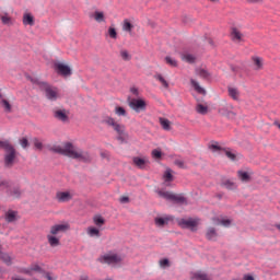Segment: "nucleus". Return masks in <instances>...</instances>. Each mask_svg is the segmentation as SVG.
Segmentation results:
<instances>
[{
    "label": "nucleus",
    "instance_id": "nucleus-7",
    "mask_svg": "<svg viewBox=\"0 0 280 280\" xmlns=\"http://www.w3.org/2000/svg\"><path fill=\"white\" fill-rule=\"evenodd\" d=\"M128 106L135 113H143L148 108V103L143 98H128Z\"/></svg>",
    "mask_w": 280,
    "mask_h": 280
},
{
    "label": "nucleus",
    "instance_id": "nucleus-18",
    "mask_svg": "<svg viewBox=\"0 0 280 280\" xmlns=\"http://www.w3.org/2000/svg\"><path fill=\"white\" fill-rule=\"evenodd\" d=\"M192 280H211L209 276L202 271H197L191 275Z\"/></svg>",
    "mask_w": 280,
    "mask_h": 280
},
{
    "label": "nucleus",
    "instance_id": "nucleus-41",
    "mask_svg": "<svg viewBox=\"0 0 280 280\" xmlns=\"http://www.w3.org/2000/svg\"><path fill=\"white\" fill-rule=\"evenodd\" d=\"M115 113L118 115V117H126V109L121 106H116Z\"/></svg>",
    "mask_w": 280,
    "mask_h": 280
},
{
    "label": "nucleus",
    "instance_id": "nucleus-29",
    "mask_svg": "<svg viewBox=\"0 0 280 280\" xmlns=\"http://www.w3.org/2000/svg\"><path fill=\"white\" fill-rule=\"evenodd\" d=\"M88 235H90V237H100V230L97 228L90 226L88 228Z\"/></svg>",
    "mask_w": 280,
    "mask_h": 280
},
{
    "label": "nucleus",
    "instance_id": "nucleus-8",
    "mask_svg": "<svg viewBox=\"0 0 280 280\" xmlns=\"http://www.w3.org/2000/svg\"><path fill=\"white\" fill-rule=\"evenodd\" d=\"M198 224H200V220L198 219H180L178 220V225L180 229H188L189 231L196 232L198 231Z\"/></svg>",
    "mask_w": 280,
    "mask_h": 280
},
{
    "label": "nucleus",
    "instance_id": "nucleus-9",
    "mask_svg": "<svg viewBox=\"0 0 280 280\" xmlns=\"http://www.w3.org/2000/svg\"><path fill=\"white\" fill-rule=\"evenodd\" d=\"M103 124H106V126H109V128H113L117 135H124L126 127L124 125H120L119 122L115 121V118L113 117H105L103 119Z\"/></svg>",
    "mask_w": 280,
    "mask_h": 280
},
{
    "label": "nucleus",
    "instance_id": "nucleus-30",
    "mask_svg": "<svg viewBox=\"0 0 280 280\" xmlns=\"http://www.w3.org/2000/svg\"><path fill=\"white\" fill-rule=\"evenodd\" d=\"M223 187H225V189H230V190L237 189V185L231 179L223 182Z\"/></svg>",
    "mask_w": 280,
    "mask_h": 280
},
{
    "label": "nucleus",
    "instance_id": "nucleus-44",
    "mask_svg": "<svg viewBox=\"0 0 280 280\" xmlns=\"http://www.w3.org/2000/svg\"><path fill=\"white\" fill-rule=\"evenodd\" d=\"M20 145L22 147V148H28L30 147V141L27 140V138H22V139H20Z\"/></svg>",
    "mask_w": 280,
    "mask_h": 280
},
{
    "label": "nucleus",
    "instance_id": "nucleus-54",
    "mask_svg": "<svg viewBox=\"0 0 280 280\" xmlns=\"http://www.w3.org/2000/svg\"><path fill=\"white\" fill-rule=\"evenodd\" d=\"M120 202H121L122 205H126V202H130V199H129L128 197H121V198H120Z\"/></svg>",
    "mask_w": 280,
    "mask_h": 280
},
{
    "label": "nucleus",
    "instance_id": "nucleus-11",
    "mask_svg": "<svg viewBox=\"0 0 280 280\" xmlns=\"http://www.w3.org/2000/svg\"><path fill=\"white\" fill-rule=\"evenodd\" d=\"M52 114L55 119H58V121H69V114L67 113V109H54Z\"/></svg>",
    "mask_w": 280,
    "mask_h": 280
},
{
    "label": "nucleus",
    "instance_id": "nucleus-47",
    "mask_svg": "<svg viewBox=\"0 0 280 280\" xmlns=\"http://www.w3.org/2000/svg\"><path fill=\"white\" fill-rule=\"evenodd\" d=\"M160 266H161L162 268H167V267H170V260H168L167 258H164V259L160 260Z\"/></svg>",
    "mask_w": 280,
    "mask_h": 280
},
{
    "label": "nucleus",
    "instance_id": "nucleus-34",
    "mask_svg": "<svg viewBox=\"0 0 280 280\" xmlns=\"http://www.w3.org/2000/svg\"><path fill=\"white\" fill-rule=\"evenodd\" d=\"M238 178H241V180H243V183H248V180H250V175H248L244 171H238Z\"/></svg>",
    "mask_w": 280,
    "mask_h": 280
},
{
    "label": "nucleus",
    "instance_id": "nucleus-57",
    "mask_svg": "<svg viewBox=\"0 0 280 280\" xmlns=\"http://www.w3.org/2000/svg\"><path fill=\"white\" fill-rule=\"evenodd\" d=\"M32 272H33V271H32V268L24 270V273H25V275H30V277H32Z\"/></svg>",
    "mask_w": 280,
    "mask_h": 280
},
{
    "label": "nucleus",
    "instance_id": "nucleus-13",
    "mask_svg": "<svg viewBox=\"0 0 280 280\" xmlns=\"http://www.w3.org/2000/svg\"><path fill=\"white\" fill-rule=\"evenodd\" d=\"M4 220L8 222V224H12L14 222H18L19 220V212L14 210H8L4 213Z\"/></svg>",
    "mask_w": 280,
    "mask_h": 280
},
{
    "label": "nucleus",
    "instance_id": "nucleus-2",
    "mask_svg": "<svg viewBox=\"0 0 280 280\" xmlns=\"http://www.w3.org/2000/svg\"><path fill=\"white\" fill-rule=\"evenodd\" d=\"M31 82L33 84H36L40 89V91H44L45 96L50 102H56V100H59L60 91L58 90V88L49 85V83L39 81L38 79H31Z\"/></svg>",
    "mask_w": 280,
    "mask_h": 280
},
{
    "label": "nucleus",
    "instance_id": "nucleus-31",
    "mask_svg": "<svg viewBox=\"0 0 280 280\" xmlns=\"http://www.w3.org/2000/svg\"><path fill=\"white\" fill-rule=\"evenodd\" d=\"M0 20L2 21L3 25H12V18L8 15V13L0 15Z\"/></svg>",
    "mask_w": 280,
    "mask_h": 280
},
{
    "label": "nucleus",
    "instance_id": "nucleus-21",
    "mask_svg": "<svg viewBox=\"0 0 280 280\" xmlns=\"http://www.w3.org/2000/svg\"><path fill=\"white\" fill-rule=\"evenodd\" d=\"M206 237L207 240L215 241V238L218 237V232L214 230V228H209L206 233Z\"/></svg>",
    "mask_w": 280,
    "mask_h": 280
},
{
    "label": "nucleus",
    "instance_id": "nucleus-22",
    "mask_svg": "<svg viewBox=\"0 0 280 280\" xmlns=\"http://www.w3.org/2000/svg\"><path fill=\"white\" fill-rule=\"evenodd\" d=\"M0 259L7 265V266H12V256L7 254V253H1L0 254Z\"/></svg>",
    "mask_w": 280,
    "mask_h": 280
},
{
    "label": "nucleus",
    "instance_id": "nucleus-3",
    "mask_svg": "<svg viewBox=\"0 0 280 280\" xmlns=\"http://www.w3.org/2000/svg\"><path fill=\"white\" fill-rule=\"evenodd\" d=\"M69 231V224H55L50 228L49 234H47V240L49 246L51 248H56V246H60V238H58L56 235H59V233H67Z\"/></svg>",
    "mask_w": 280,
    "mask_h": 280
},
{
    "label": "nucleus",
    "instance_id": "nucleus-39",
    "mask_svg": "<svg viewBox=\"0 0 280 280\" xmlns=\"http://www.w3.org/2000/svg\"><path fill=\"white\" fill-rule=\"evenodd\" d=\"M166 65H170V67H178V61L172 57H165Z\"/></svg>",
    "mask_w": 280,
    "mask_h": 280
},
{
    "label": "nucleus",
    "instance_id": "nucleus-51",
    "mask_svg": "<svg viewBox=\"0 0 280 280\" xmlns=\"http://www.w3.org/2000/svg\"><path fill=\"white\" fill-rule=\"evenodd\" d=\"M44 277H45V279H47V280H56V279H58L57 277H54V276L51 275V272H46Z\"/></svg>",
    "mask_w": 280,
    "mask_h": 280
},
{
    "label": "nucleus",
    "instance_id": "nucleus-38",
    "mask_svg": "<svg viewBox=\"0 0 280 280\" xmlns=\"http://www.w3.org/2000/svg\"><path fill=\"white\" fill-rule=\"evenodd\" d=\"M94 19L97 23H104V13L103 12H100V11H96L94 13Z\"/></svg>",
    "mask_w": 280,
    "mask_h": 280
},
{
    "label": "nucleus",
    "instance_id": "nucleus-1",
    "mask_svg": "<svg viewBox=\"0 0 280 280\" xmlns=\"http://www.w3.org/2000/svg\"><path fill=\"white\" fill-rule=\"evenodd\" d=\"M51 152H55V154H62V156H68V159L81 161L82 163H91V154L73 145L71 142H65L61 145H54L51 148Z\"/></svg>",
    "mask_w": 280,
    "mask_h": 280
},
{
    "label": "nucleus",
    "instance_id": "nucleus-6",
    "mask_svg": "<svg viewBox=\"0 0 280 280\" xmlns=\"http://www.w3.org/2000/svg\"><path fill=\"white\" fill-rule=\"evenodd\" d=\"M101 264H107L108 266H121L124 258L115 253H108L100 258Z\"/></svg>",
    "mask_w": 280,
    "mask_h": 280
},
{
    "label": "nucleus",
    "instance_id": "nucleus-24",
    "mask_svg": "<svg viewBox=\"0 0 280 280\" xmlns=\"http://www.w3.org/2000/svg\"><path fill=\"white\" fill-rule=\"evenodd\" d=\"M21 188L19 187H13L9 190V196H11V198H21Z\"/></svg>",
    "mask_w": 280,
    "mask_h": 280
},
{
    "label": "nucleus",
    "instance_id": "nucleus-48",
    "mask_svg": "<svg viewBox=\"0 0 280 280\" xmlns=\"http://www.w3.org/2000/svg\"><path fill=\"white\" fill-rule=\"evenodd\" d=\"M34 147L37 150H43V142H40L38 139H34Z\"/></svg>",
    "mask_w": 280,
    "mask_h": 280
},
{
    "label": "nucleus",
    "instance_id": "nucleus-43",
    "mask_svg": "<svg viewBox=\"0 0 280 280\" xmlns=\"http://www.w3.org/2000/svg\"><path fill=\"white\" fill-rule=\"evenodd\" d=\"M151 154L153 159H161V156H163V153L161 152V150H158V149H154Z\"/></svg>",
    "mask_w": 280,
    "mask_h": 280
},
{
    "label": "nucleus",
    "instance_id": "nucleus-27",
    "mask_svg": "<svg viewBox=\"0 0 280 280\" xmlns=\"http://www.w3.org/2000/svg\"><path fill=\"white\" fill-rule=\"evenodd\" d=\"M154 78L162 84V86H164V89H170V83H167V80H165L162 74H155Z\"/></svg>",
    "mask_w": 280,
    "mask_h": 280
},
{
    "label": "nucleus",
    "instance_id": "nucleus-53",
    "mask_svg": "<svg viewBox=\"0 0 280 280\" xmlns=\"http://www.w3.org/2000/svg\"><path fill=\"white\" fill-rule=\"evenodd\" d=\"M31 270L34 272H40V267L38 265H34L33 267H31Z\"/></svg>",
    "mask_w": 280,
    "mask_h": 280
},
{
    "label": "nucleus",
    "instance_id": "nucleus-14",
    "mask_svg": "<svg viewBox=\"0 0 280 280\" xmlns=\"http://www.w3.org/2000/svg\"><path fill=\"white\" fill-rule=\"evenodd\" d=\"M132 162L133 165H136V167H138L139 170H145V165L150 163V160H148V158L136 156L132 159Z\"/></svg>",
    "mask_w": 280,
    "mask_h": 280
},
{
    "label": "nucleus",
    "instance_id": "nucleus-28",
    "mask_svg": "<svg viewBox=\"0 0 280 280\" xmlns=\"http://www.w3.org/2000/svg\"><path fill=\"white\" fill-rule=\"evenodd\" d=\"M170 222V217H165V218H155V224L156 226H165V224H167Z\"/></svg>",
    "mask_w": 280,
    "mask_h": 280
},
{
    "label": "nucleus",
    "instance_id": "nucleus-45",
    "mask_svg": "<svg viewBox=\"0 0 280 280\" xmlns=\"http://www.w3.org/2000/svg\"><path fill=\"white\" fill-rule=\"evenodd\" d=\"M94 224H96V226H102L104 224V218L95 217L94 218Z\"/></svg>",
    "mask_w": 280,
    "mask_h": 280
},
{
    "label": "nucleus",
    "instance_id": "nucleus-16",
    "mask_svg": "<svg viewBox=\"0 0 280 280\" xmlns=\"http://www.w3.org/2000/svg\"><path fill=\"white\" fill-rule=\"evenodd\" d=\"M228 93H229L230 97L232 100H234L235 102H237V100H240V90H237V88L229 86Z\"/></svg>",
    "mask_w": 280,
    "mask_h": 280
},
{
    "label": "nucleus",
    "instance_id": "nucleus-59",
    "mask_svg": "<svg viewBox=\"0 0 280 280\" xmlns=\"http://www.w3.org/2000/svg\"><path fill=\"white\" fill-rule=\"evenodd\" d=\"M122 135H119L118 136V141H121V142H124V137H121Z\"/></svg>",
    "mask_w": 280,
    "mask_h": 280
},
{
    "label": "nucleus",
    "instance_id": "nucleus-52",
    "mask_svg": "<svg viewBox=\"0 0 280 280\" xmlns=\"http://www.w3.org/2000/svg\"><path fill=\"white\" fill-rule=\"evenodd\" d=\"M175 165H177V167H185V163L180 160H176Z\"/></svg>",
    "mask_w": 280,
    "mask_h": 280
},
{
    "label": "nucleus",
    "instance_id": "nucleus-40",
    "mask_svg": "<svg viewBox=\"0 0 280 280\" xmlns=\"http://www.w3.org/2000/svg\"><path fill=\"white\" fill-rule=\"evenodd\" d=\"M253 62H254L256 69H261V67H264V62L261 61V58H259V57H253Z\"/></svg>",
    "mask_w": 280,
    "mask_h": 280
},
{
    "label": "nucleus",
    "instance_id": "nucleus-55",
    "mask_svg": "<svg viewBox=\"0 0 280 280\" xmlns=\"http://www.w3.org/2000/svg\"><path fill=\"white\" fill-rule=\"evenodd\" d=\"M130 92L133 94V95H139V90L137 88H131Z\"/></svg>",
    "mask_w": 280,
    "mask_h": 280
},
{
    "label": "nucleus",
    "instance_id": "nucleus-58",
    "mask_svg": "<svg viewBox=\"0 0 280 280\" xmlns=\"http://www.w3.org/2000/svg\"><path fill=\"white\" fill-rule=\"evenodd\" d=\"M248 3H259L261 0H247Z\"/></svg>",
    "mask_w": 280,
    "mask_h": 280
},
{
    "label": "nucleus",
    "instance_id": "nucleus-36",
    "mask_svg": "<svg viewBox=\"0 0 280 280\" xmlns=\"http://www.w3.org/2000/svg\"><path fill=\"white\" fill-rule=\"evenodd\" d=\"M164 180H165V183H172L174 180V177L172 176V170L171 168L165 171Z\"/></svg>",
    "mask_w": 280,
    "mask_h": 280
},
{
    "label": "nucleus",
    "instance_id": "nucleus-23",
    "mask_svg": "<svg viewBox=\"0 0 280 280\" xmlns=\"http://www.w3.org/2000/svg\"><path fill=\"white\" fill-rule=\"evenodd\" d=\"M23 24L24 25H34V16H32V14L30 13H25L23 15Z\"/></svg>",
    "mask_w": 280,
    "mask_h": 280
},
{
    "label": "nucleus",
    "instance_id": "nucleus-4",
    "mask_svg": "<svg viewBox=\"0 0 280 280\" xmlns=\"http://www.w3.org/2000/svg\"><path fill=\"white\" fill-rule=\"evenodd\" d=\"M0 148H2V150L7 152V154L4 155V163L7 167H12L14 159H16V150H14V147H12V144H10V141L8 140H0Z\"/></svg>",
    "mask_w": 280,
    "mask_h": 280
},
{
    "label": "nucleus",
    "instance_id": "nucleus-19",
    "mask_svg": "<svg viewBox=\"0 0 280 280\" xmlns=\"http://www.w3.org/2000/svg\"><path fill=\"white\" fill-rule=\"evenodd\" d=\"M159 121H160V126H162L163 130H172V121H170V119L160 117Z\"/></svg>",
    "mask_w": 280,
    "mask_h": 280
},
{
    "label": "nucleus",
    "instance_id": "nucleus-26",
    "mask_svg": "<svg viewBox=\"0 0 280 280\" xmlns=\"http://www.w3.org/2000/svg\"><path fill=\"white\" fill-rule=\"evenodd\" d=\"M196 75H198L199 78H202L203 80H207V78H209V72L202 68H197Z\"/></svg>",
    "mask_w": 280,
    "mask_h": 280
},
{
    "label": "nucleus",
    "instance_id": "nucleus-25",
    "mask_svg": "<svg viewBox=\"0 0 280 280\" xmlns=\"http://www.w3.org/2000/svg\"><path fill=\"white\" fill-rule=\"evenodd\" d=\"M0 104L5 113H12V105L8 100L2 98Z\"/></svg>",
    "mask_w": 280,
    "mask_h": 280
},
{
    "label": "nucleus",
    "instance_id": "nucleus-46",
    "mask_svg": "<svg viewBox=\"0 0 280 280\" xmlns=\"http://www.w3.org/2000/svg\"><path fill=\"white\" fill-rule=\"evenodd\" d=\"M108 35L110 36V38H117V31L115 30V27L108 28Z\"/></svg>",
    "mask_w": 280,
    "mask_h": 280
},
{
    "label": "nucleus",
    "instance_id": "nucleus-12",
    "mask_svg": "<svg viewBox=\"0 0 280 280\" xmlns=\"http://www.w3.org/2000/svg\"><path fill=\"white\" fill-rule=\"evenodd\" d=\"M55 69L60 75H71V68L65 63H55Z\"/></svg>",
    "mask_w": 280,
    "mask_h": 280
},
{
    "label": "nucleus",
    "instance_id": "nucleus-56",
    "mask_svg": "<svg viewBox=\"0 0 280 280\" xmlns=\"http://www.w3.org/2000/svg\"><path fill=\"white\" fill-rule=\"evenodd\" d=\"M243 280H255V278L253 276H250V275H245L243 277Z\"/></svg>",
    "mask_w": 280,
    "mask_h": 280
},
{
    "label": "nucleus",
    "instance_id": "nucleus-37",
    "mask_svg": "<svg viewBox=\"0 0 280 280\" xmlns=\"http://www.w3.org/2000/svg\"><path fill=\"white\" fill-rule=\"evenodd\" d=\"M132 23H130V21H128V20H125L124 21V24H122V30H124V32H132Z\"/></svg>",
    "mask_w": 280,
    "mask_h": 280
},
{
    "label": "nucleus",
    "instance_id": "nucleus-10",
    "mask_svg": "<svg viewBox=\"0 0 280 280\" xmlns=\"http://www.w3.org/2000/svg\"><path fill=\"white\" fill-rule=\"evenodd\" d=\"M55 199L59 202H69L73 199V195L69 191H57Z\"/></svg>",
    "mask_w": 280,
    "mask_h": 280
},
{
    "label": "nucleus",
    "instance_id": "nucleus-49",
    "mask_svg": "<svg viewBox=\"0 0 280 280\" xmlns=\"http://www.w3.org/2000/svg\"><path fill=\"white\" fill-rule=\"evenodd\" d=\"M210 150H212V152H218V151H220V145H218V142L212 143V144L210 145Z\"/></svg>",
    "mask_w": 280,
    "mask_h": 280
},
{
    "label": "nucleus",
    "instance_id": "nucleus-17",
    "mask_svg": "<svg viewBox=\"0 0 280 280\" xmlns=\"http://www.w3.org/2000/svg\"><path fill=\"white\" fill-rule=\"evenodd\" d=\"M190 84L197 93H200V95H206L207 94V91H205V89L202 86H200V83H198V81L191 79Z\"/></svg>",
    "mask_w": 280,
    "mask_h": 280
},
{
    "label": "nucleus",
    "instance_id": "nucleus-5",
    "mask_svg": "<svg viewBox=\"0 0 280 280\" xmlns=\"http://www.w3.org/2000/svg\"><path fill=\"white\" fill-rule=\"evenodd\" d=\"M156 194L160 198H164V200H170L171 202H176L177 205H185L187 199L183 195L174 194L167 190H156Z\"/></svg>",
    "mask_w": 280,
    "mask_h": 280
},
{
    "label": "nucleus",
    "instance_id": "nucleus-20",
    "mask_svg": "<svg viewBox=\"0 0 280 280\" xmlns=\"http://www.w3.org/2000/svg\"><path fill=\"white\" fill-rule=\"evenodd\" d=\"M182 60L184 62H188L189 65H194L196 62V57L189 52L182 54Z\"/></svg>",
    "mask_w": 280,
    "mask_h": 280
},
{
    "label": "nucleus",
    "instance_id": "nucleus-60",
    "mask_svg": "<svg viewBox=\"0 0 280 280\" xmlns=\"http://www.w3.org/2000/svg\"><path fill=\"white\" fill-rule=\"evenodd\" d=\"M275 226L278 229V231H280V223L276 224Z\"/></svg>",
    "mask_w": 280,
    "mask_h": 280
},
{
    "label": "nucleus",
    "instance_id": "nucleus-15",
    "mask_svg": "<svg viewBox=\"0 0 280 280\" xmlns=\"http://www.w3.org/2000/svg\"><path fill=\"white\" fill-rule=\"evenodd\" d=\"M231 38L233 43H242L244 40V34L238 28L233 27L231 31Z\"/></svg>",
    "mask_w": 280,
    "mask_h": 280
},
{
    "label": "nucleus",
    "instance_id": "nucleus-61",
    "mask_svg": "<svg viewBox=\"0 0 280 280\" xmlns=\"http://www.w3.org/2000/svg\"><path fill=\"white\" fill-rule=\"evenodd\" d=\"M212 3H218L219 0H210Z\"/></svg>",
    "mask_w": 280,
    "mask_h": 280
},
{
    "label": "nucleus",
    "instance_id": "nucleus-50",
    "mask_svg": "<svg viewBox=\"0 0 280 280\" xmlns=\"http://www.w3.org/2000/svg\"><path fill=\"white\" fill-rule=\"evenodd\" d=\"M225 155L228 156V159H230L231 161H235V154L232 153L231 151H226Z\"/></svg>",
    "mask_w": 280,
    "mask_h": 280
},
{
    "label": "nucleus",
    "instance_id": "nucleus-32",
    "mask_svg": "<svg viewBox=\"0 0 280 280\" xmlns=\"http://www.w3.org/2000/svg\"><path fill=\"white\" fill-rule=\"evenodd\" d=\"M197 113H199V115H207V113H209V107L202 105V104H198L196 107Z\"/></svg>",
    "mask_w": 280,
    "mask_h": 280
},
{
    "label": "nucleus",
    "instance_id": "nucleus-33",
    "mask_svg": "<svg viewBox=\"0 0 280 280\" xmlns=\"http://www.w3.org/2000/svg\"><path fill=\"white\" fill-rule=\"evenodd\" d=\"M214 224H221L222 226H231V220L229 219H212Z\"/></svg>",
    "mask_w": 280,
    "mask_h": 280
},
{
    "label": "nucleus",
    "instance_id": "nucleus-35",
    "mask_svg": "<svg viewBox=\"0 0 280 280\" xmlns=\"http://www.w3.org/2000/svg\"><path fill=\"white\" fill-rule=\"evenodd\" d=\"M219 113L225 117H235V114L233 112H228L225 106L219 108Z\"/></svg>",
    "mask_w": 280,
    "mask_h": 280
},
{
    "label": "nucleus",
    "instance_id": "nucleus-42",
    "mask_svg": "<svg viewBox=\"0 0 280 280\" xmlns=\"http://www.w3.org/2000/svg\"><path fill=\"white\" fill-rule=\"evenodd\" d=\"M120 58L128 61L131 60L132 56H130V52H128V50H120Z\"/></svg>",
    "mask_w": 280,
    "mask_h": 280
}]
</instances>
